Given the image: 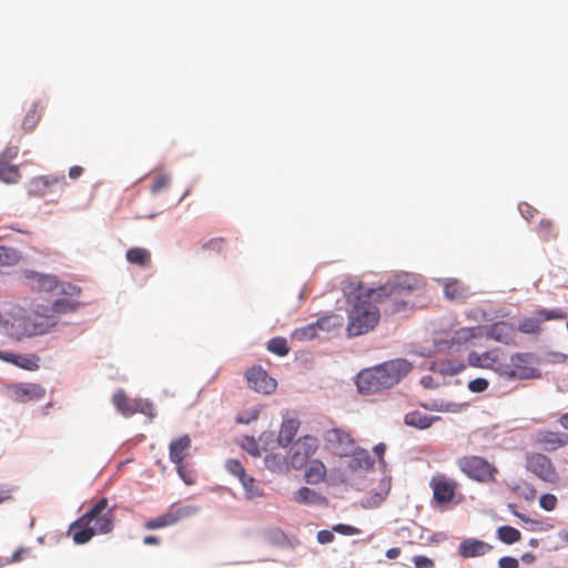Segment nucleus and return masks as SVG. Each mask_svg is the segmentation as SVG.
Returning <instances> with one entry per match:
<instances>
[{"instance_id": "f257e3e1", "label": "nucleus", "mask_w": 568, "mask_h": 568, "mask_svg": "<svg viewBox=\"0 0 568 568\" xmlns=\"http://www.w3.org/2000/svg\"><path fill=\"white\" fill-rule=\"evenodd\" d=\"M412 368V364L406 359L388 361L375 367L363 369L357 375L356 385L362 394H376L398 384Z\"/></svg>"}, {"instance_id": "f03ea898", "label": "nucleus", "mask_w": 568, "mask_h": 568, "mask_svg": "<svg viewBox=\"0 0 568 568\" xmlns=\"http://www.w3.org/2000/svg\"><path fill=\"white\" fill-rule=\"evenodd\" d=\"M357 292L348 313V336H359L372 331L381 317L377 304H386L381 295L375 293V288L358 285Z\"/></svg>"}, {"instance_id": "7ed1b4c3", "label": "nucleus", "mask_w": 568, "mask_h": 568, "mask_svg": "<svg viewBox=\"0 0 568 568\" xmlns=\"http://www.w3.org/2000/svg\"><path fill=\"white\" fill-rule=\"evenodd\" d=\"M114 526V507L108 498L99 499L90 510L70 525L69 535L78 545L85 544L98 534H109Z\"/></svg>"}, {"instance_id": "20e7f679", "label": "nucleus", "mask_w": 568, "mask_h": 568, "mask_svg": "<svg viewBox=\"0 0 568 568\" xmlns=\"http://www.w3.org/2000/svg\"><path fill=\"white\" fill-rule=\"evenodd\" d=\"M420 281L413 274H397L384 285L375 288L376 294L381 295L387 304L384 307L385 313H396L404 308V297L419 287Z\"/></svg>"}, {"instance_id": "39448f33", "label": "nucleus", "mask_w": 568, "mask_h": 568, "mask_svg": "<svg viewBox=\"0 0 568 568\" xmlns=\"http://www.w3.org/2000/svg\"><path fill=\"white\" fill-rule=\"evenodd\" d=\"M112 403L116 410L124 417H131L136 413H141L149 418L156 416L153 404L143 398H129L124 390L119 389L112 396Z\"/></svg>"}, {"instance_id": "423d86ee", "label": "nucleus", "mask_w": 568, "mask_h": 568, "mask_svg": "<svg viewBox=\"0 0 568 568\" xmlns=\"http://www.w3.org/2000/svg\"><path fill=\"white\" fill-rule=\"evenodd\" d=\"M534 355L530 353H516L509 363L504 362L501 376L508 379H529L537 376L532 366Z\"/></svg>"}, {"instance_id": "0eeeda50", "label": "nucleus", "mask_w": 568, "mask_h": 568, "mask_svg": "<svg viewBox=\"0 0 568 568\" xmlns=\"http://www.w3.org/2000/svg\"><path fill=\"white\" fill-rule=\"evenodd\" d=\"M459 469L469 478L485 483L494 480L496 468L479 456H464L457 460Z\"/></svg>"}, {"instance_id": "6e6552de", "label": "nucleus", "mask_w": 568, "mask_h": 568, "mask_svg": "<svg viewBox=\"0 0 568 568\" xmlns=\"http://www.w3.org/2000/svg\"><path fill=\"white\" fill-rule=\"evenodd\" d=\"M318 439L311 435L298 438L288 452V464L294 469L303 468L318 448Z\"/></svg>"}, {"instance_id": "1a4fd4ad", "label": "nucleus", "mask_w": 568, "mask_h": 568, "mask_svg": "<svg viewBox=\"0 0 568 568\" xmlns=\"http://www.w3.org/2000/svg\"><path fill=\"white\" fill-rule=\"evenodd\" d=\"M505 353L496 347L484 352L470 351L467 355V363L471 367L494 371L501 376Z\"/></svg>"}, {"instance_id": "9d476101", "label": "nucleus", "mask_w": 568, "mask_h": 568, "mask_svg": "<svg viewBox=\"0 0 568 568\" xmlns=\"http://www.w3.org/2000/svg\"><path fill=\"white\" fill-rule=\"evenodd\" d=\"M566 317V312L560 308L537 310L530 316H525L520 320L517 331L524 334L537 335L541 332V325L544 322L552 320H564Z\"/></svg>"}, {"instance_id": "9b49d317", "label": "nucleus", "mask_w": 568, "mask_h": 568, "mask_svg": "<svg viewBox=\"0 0 568 568\" xmlns=\"http://www.w3.org/2000/svg\"><path fill=\"white\" fill-rule=\"evenodd\" d=\"M526 463L527 469L540 480L549 484H555L558 481L559 475L548 456L541 453H532L527 456Z\"/></svg>"}, {"instance_id": "f8f14e48", "label": "nucleus", "mask_w": 568, "mask_h": 568, "mask_svg": "<svg viewBox=\"0 0 568 568\" xmlns=\"http://www.w3.org/2000/svg\"><path fill=\"white\" fill-rule=\"evenodd\" d=\"M429 487L433 490V499L437 505L452 503L458 489V483L444 474L432 477Z\"/></svg>"}, {"instance_id": "ddd939ff", "label": "nucleus", "mask_w": 568, "mask_h": 568, "mask_svg": "<svg viewBox=\"0 0 568 568\" xmlns=\"http://www.w3.org/2000/svg\"><path fill=\"white\" fill-rule=\"evenodd\" d=\"M195 511L196 508L193 506L178 507L173 505L163 515L145 521L144 528L148 530H155L173 526L181 519L193 515Z\"/></svg>"}, {"instance_id": "4468645a", "label": "nucleus", "mask_w": 568, "mask_h": 568, "mask_svg": "<svg viewBox=\"0 0 568 568\" xmlns=\"http://www.w3.org/2000/svg\"><path fill=\"white\" fill-rule=\"evenodd\" d=\"M19 148L8 146L0 153V181L7 184H16L21 179L20 169L12 161L17 159Z\"/></svg>"}, {"instance_id": "2eb2a0df", "label": "nucleus", "mask_w": 568, "mask_h": 568, "mask_svg": "<svg viewBox=\"0 0 568 568\" xmlns=\"http://www.w3.org/2000/svg\"><path fill=\"white\" fill-rule=\"evenodd\" d=\"M325 440L332 446L336 454L347 456L354 453L355 443L351 435L339 428H333L326 432Z\"/></svg>"}, {"instance_id": "dca6fc26", "label": "nucleus", "mask_w": 568, "mask_h": 568, "mask_svg": "<svg viewBox=\"0 0 568 568\" xmlns=\"http://www.w3.org/2000/svg\"><path fill=\"white\" fill-rule=\"evenodd\" d=\"M247 384L258 393L271 394L276 388V381L261 367H252L245 374Z\"/></svg>"}, {"instance_id": "f3484780", "label": "nucleus", "mask_w": 568, "mask_h": 568, "mask_svg": "<svg viewBox=\"0 0 568 568\" xmlns=\"http://www.w3.org/2000/svg\"><path fill=\"white\" fill-rule=\"evenodd\" d=\"M534 443L546 452H555L568 445V434L541 429L534 435Z\"/></svg>"}, {"instance_id": "a211bd4d", "label": "nucleus", "mask_w": 568, "mask_h": 568, "mask_svg": "<svg viewBox=\"0 0 568 568\" xmlns=\"http://www.w3.org/2000/svg\"><path fill=\"white\" fill-rule=\"evenodd\" d=\"M192 447V439L189 435H183L176 439H173L169 446L170 460L181 469L184 459L190 456Z\"/></svg>"}, {"instance_id": "6ab92c4d", "label": "nucleus", "mask_w": 568, "mask_h": 568, "mask_svg": "<svg viewBox=\"0 0 568 568\" xmlns=\"http://www.w3.org/2000/svg\"><path fill=\"white\" fill-rule=\"evenodd\" d=\"M516 333L517 328L511 323L500 321L494 323L486 335L496 342L509 345L515 343Z\"/></svg>"}, {"instance_id": "aec40b11", "label": "nucleus", "mask_w": 568, "mask_h": 568, "mask_svg": "<svg viewBox=\"0 0 568 568\" xmlns=\"http://www.w3.org/2000/svg\"><path fill=\"white\" fill-rule=\"evenodd\" d=\"M24 277L29 281L31 288L39 292H51L58 287V278L51 274L29 270L24 272Z\"/></svg>"}, {"instance_id": "412c9836", "label": "nucleus", "mask_w": 568, "mask_h": 568, "mask_svg": "<svg viewBox=\"0 0 568 568\" xmlns=\"http://www.w3.org/2000/svg\"><path fill=\"white\" fill-rule=\"evenodd\" d=\"M493 546L478 539L467 538L458 547V554L463 558L481 557L491 551Z\"/></svg>"}, {"instance_id": "4be33fe9", "label": "nucleus", "mask_w": 568, "mask_h": 568, "mask_svg": "<svg viewBox=\"0 0 568 568\" xmlns=\"http://www.w3.org/2000/svg\"><path fill=\"white\" fill-rule=\"evenodd\" d=\"M0 359L27 371H36L39 368V357L36 355L26 356L0 351Z\"/></svg>"}, {"instance_id": "5701e85b", "label": "nucleus", "mask_w": 568, "mask_h": 568, "mask_svg": "<svg viewBox=\"0 0 568 568\" xmlns=\"http://www.w3.org/2000/svg\"><path fill=\"white\" fill-rule=\"evenodd\" d=\"M300 425L301 423L297 418H284L277 436L278 445L282 447H287L288 445H291L300 429Z\"/></svg>"}, {"instance_id": "b1692460", "label": "nucleus", "mask_w": 568, "mask_h": 568, "mask_svg": "<svg viewBox=\"0 0 568 568\" xmlns=\"http://www.w3.org/2000/svg\"><path fill=\"white\" fill-rule=\"evenodd\" d=\"M439 419V416H429L420 410L409 412L404 417V422L407 426L418 429H427Z\"/></svg>"}, {"instance_id": "393cba45", "label": "nucleus", "mask_w": 568, "mask_h": 568, "mask_svg": "<svg viewBox=\"0 0 568 568\" xmlns=\"http://www.w3.org/2000/svg\"><path fill=\"white\" fill-rule=\"evenodd\" d=\"M293 500L303 505H321L326 501L325 497L308 487H301L293 494Z\"/></svg>"}, {"instance_id": "a878e982", "label": "nucleus", "mask_w": 568, "mask_h": 568, "mask_svg": "<svg viewBox=\"0 0 568 568\" xmlns=\"http://www.w3.org/2000/svg\"><path fill=\"white\" fill-rule=\"evenodd\" d=\"M126 261L131 264L139 265L141 267H149L152 263V255L148 248L144 247H131L125 254Z\"/></svg>"}, {"instance_id": "bb28decb", "label": "nucleus", "mask_w": 568, "mask_h": 568, "mask_svg": "<svg viewBox=\"0 0 568 568\" xmlns=\"http://www.w3.org/2000/svg\"><path fill=\"white\" fill-rule=\"evenodd\" d=\"M304 477L308 484H318L323 481L326 477L325 465L318 459L312 460L305 470Z\"/></svg>"}, {"instance_id": "cd10ccee", "label": "nucleus", "mask_w": 568, "mask_h": 568, "mask_svg": "<svg viewBox=\"0 0 568 568\" xmlns=\"http://www.w3.org/2000/svg\"><path fill=\"white\" fill-rule=\"evenodd\" d=\"M444 293L448 300H462L468 295V287L458 280H449L444 285Z\"/></svg>"}, {"instance_id": "c85d7f7f", "label": "nucleus", "mask_w": 568, "mask_h": 568, "mask_svg": "<svg viewBox=\"0 0 568 568\" xmlns=\"http://www.w3.org/2000/svg\"><path fill=\"white\" fill-rule=\"evenodd\" d=\"M536 232L542 241L556 240L558 231L554 222L549 219L542 217L536 226Z\"/></svg>"}, {"instance_id": "c756f323", "label": "nucleus", "mask_w": 568, "mask_h": 568, "mask_svg": "<svg viewBox=\"0 0 568 568\" xmlns=\"http://www.w3.org/2000/svg\"><path fill=\"white\" fill-rule=\"evenodd\" d=\"M497 537L504 544L511 545L521 539V534L511 526H501L497 529Z\"/></svg>"}, {"instance_id": "7c9ffc66", "label": "nucleus", "mask_w": 568, "mask_h": 568, "mask_svg": "<svg viewBox=\"0 0 568 568\" xmlns=\"http://www.w3.org/2000/svg\"><path fill=\"white\" fill-rule=\"evenodd\" d=\"M318 334V329L315 325V322L314 323H311L306 326H303V327H300V328H296L293 333H292V338L293 339H296V341H310V339H313L314 337H316Z\"/></svg>"}, {"instance_id": "2f4dec72", "label": "nucleus", "mask_w": 568, "mask_h": 568, "mask_svg": "<svg viewBox=\"0 0 568 568\" xmlns=\"http://www.w3.org/2000/svg\"><path fill=\"white\" fill-rule=\"evenodd\" d=\"M240 481L245 490L246 498L253 499L263 495V491L256 484V480L247 474Z\"/></svg>"}, {"instance_id": "473e14b6", "label": "nucleus", "mask_w": 568, "mask_h": 568, "mask_svg": "<svg viewBox=\"0 0 568 568\" xmlns=\"http://www.w3.org/2000/svg\"><path fill=\"white\" fill-rule=\"evenodd\" d=\"M343 318L339 315H328L318 318L315 325L318 331H329L332 327H338L342 325Z\"/></svg>"}, {"instance_id": "72a5a7b5", "label": "nucleus", "mask_w": 568, "mask_h": 568, "mask_svg": "<svg viewBox=\"0 0 568 568\" xmlns=\"http://www.w3.org/2000/svg\"><path fill=\"white\" fill-rule=\"evenodd\" d=\"M267 349L278 356H285L290 352L287 342L283 337L272 338L267 344Z\"/></svg>"}, {"instance_id": "f704fd0d", "label": "nucleus", "mask_w": 568, "mask_h": 568, "mask_svg": "<svg viewBox=\"0 0 568 568\" xmlns=\"http://www.w3.org/2000/svg\"><path fill=\"white\" fill-rule=\"evenodd\" d=\"M20 254L14 248L0 247V263L6 265H14L19 262Z\"/></svg>"}, {"instance_id": "c9c22d12", "label": "nucleus", "mask_w": 568, "mask_h": 568, "mask_svg": "<svg viewBox=\"0 0 568 568\" xmlns=\"http://www.w3.org/2000/svg\"><path fill=\"white\" fill-rule=\"evenodd\" d=\"M171 178L168 173H161L155 176L154 182L151 186V193L158 194L162 190L166 189L170 185Z\"/></svg>"}, {"instance_id": "e433bc0d", "label": "nucleus", "mask_w": 568, "mask_h": 568, "mask_svg": "<svg viewBox=\"0 0 568 568\" xmlns=\"http://www.w3.org/2000/svg\"><path fill=\"white\" fill-rule=\"evenodd\" d=\"M77 306H78V303H75L69 298H60L53 303L52 310L55 313H67V312L74 311L77 308Z\"/></svg>"}, {"instance_id": "4c0bfd02", "label": "nucleus", "mask_w": 568, "mask_h": 568, "mask_svg": "<svg viewBox=\"0 0 568 568\" xmlns=\"http://www.w3.org/2000/svg\"><path fill=\"white\" fill-rule=\"evenodd\" d=\"M225 467L227 471L237 477L239 480H242L246 475L243 465L237 459H229L225 464Z\"/></svg>"}, {"instance_id": "58836bf2", "label": "nucleus", "mask_w": 568, "mask_h": 568, "mask_svg": "<svg viewBox=\"0 0 568 568\" xmlns=\"http://www.w3.org/2000/svg\"><path fill=\"white\" fill-rule=\"evenodd\" d=\"M557 497L552 494H544L539 498V506L546 511H552L557 507Z\"/></svg>"}, {"instance_id": "ea45409f", "label": "nucleus", "mask_w": 568, "mask_h": 568, "mask_svg": "<svg viewBox=\"0 0 568 568\" xmlns=\"http://www.w3.org/2000/svg\"><path fill=\"white\" fill-rule=\"evenodd\" d=\"M332 530L337 532V534L345 535V536H354V535H359L361 534V529L359 528L351 526V525H346V524L334 525L332 527Z\"/></svg>"}, {"instance_id": "a19ab883", "label": "nucleus", "mask_w": 568, "mask_h": 568, "mask_svg": "<svg viewBox=\"0 0 568 568\" xmlns=\"http://www.w3.org/2000/svg\"><path fill=\"white\" fill-rule=\"evenodd\" d=\"M477 327H464L456 332V339L458 342H467L477 336Z\"/></svg>"}, {"instance_id": "79ce46f5", "label": "nucleus", "mask_w": 568, "mask_h": 568, "mask_svg": "<svg viewBox=\"0 0 568 568\" xmlns=\"http://www.w3.org/2000/svg\"><path fill=\"white\" fill-rule=\"evenodd\" d=\"M489 382L486 378L478 377L468 383V389L473 393H483L487 390Z\"/></svg>"}, {"instance_id": "37998d69", "label": "nucleus", "mask_w": 568, "mask_h": 568, "mask_svg": "<svg viewBox=\"0 0 568 568\" xmlns=\"http://www.w3.org/2000/svg\"><path fill=\"white\" fill-rule=\"evenodd\" d=\"M61 181H64V176H60V178H57V176H38V178H34L32 179L31 183L33 185H42L44 187H48L52 184H55V183H59Z\"/></svg>"}, {"instance_id": "c03bdc74", "label": "nucleus", "mask_w": 568, "mask_h": 568, "mask_svg": "<svg viewBox=\"0 0 568 568\" xmlns=\"http://www.w3.org/2000/svg\"><path fill=\"white\" fill-rule=\"evenodd\" d=\"M413 562L416 568H433L435 566L432 559L422 555L414 556Z\"/></svg>"}, {"instance_id": "a18cd8bd", "label": "nucleus", "mask_w": 568, "mask_h": 568, "mask_svg": "<svg viewBox=\"0 0 568 568\" xmlns=\"http://www.w3.org/2000/svg\"><path fill=\"white\" fill-rule=\"evenodd\" d=\"M333 532V530H320L316 535L317 541L322 545L332 542L335 538Z\"/></svg>"}, {"instance_id": "49530a36", "label": "nucleus", "mask_w": 568, "mask_h": 568, "mask_svg": "<svg viewBox=\"0 0 568 568\" xmlns=\"http://www.w3.org/2000/svg\"><path fill=\"white\" fill-rule=\"evenodd\" d=\"M205 250H211L215 252H221L224 248V240L223 239H213L204 244Z\"/></svg>"}, {"instance_id": "de8ad7c7", "label": "nucleus", "mask_w": 568, "mask_h": 568, "mask_svg": "<svg viewBox=\"0 0 568 568\" xmlns=\"http://www.w3.org/2000/svg\"><path fill=\"white\" fill-rule=\"evenodd\" d=\"M498 565L499 568H519L518 560L514 557H501Z\"/></svg>"}, {"instance_id": "09e8293b", "label": "nucleus", "mask_w": 568, "mask_h": 568, "mask_svg": "<svg viewBox=\"0 0 568 568\" xmlns=\"http://www.w3.org/2000/svg\"><path fill=\"white\" fill-rule=\"evenodd\" d=\"M180 477L183 479V481L187 485H192L194 483V478L192 475H189L184 471V466L181 465V469L176 468Z\"/></svg>"}, {"instance_id": "8fccbe9b", "label": "nucleus", "mask_w": 568, "mask_h": 568, "mask_svg": "<svg viewBox=\"0 0 568 568\" xmlns=\"http://www.w3.org/2000/svg\"><path fill=\"white\" fill-rule=\"evenodd\" d=\"M82 173H83V168L79 166V165H74V166L70 168V170H69V178L72 180H77L82 175Z\"/></svg>"}, {"instance_id": "3c124183", "label": "nucleus", "mask_w": 568, "mask_h": 568, "mask_svg": "<svg viewBox=\"0 0 568 568\" xmlns=\"http://www.w3.org/2000/svg\"><path fill=\"white\" fill-rule=\"evenodd\" d=\"M519 210L521 212V215L526 219V220H530L532 217V207L528 204H521L519 206Z\"/></svg>"}, {"instance_id": "603ef678", "label": "nucleus", "mask_w": 568, "mask_h": 568, "mask_svg": "<svg viewBox=\"0 0 568 568\" xmlns=\"http://www.w3.org/2000/svg\"><path fill=\"white\" fill-rule=\"evenodd\" d=\"M399 555H400V549H399L398 547L389 548V549L386 551V557H387V558H389V559H395V558H397Z\"/></svg>"}, {"instance_id": "864d4df0", "label": "nucleus", "mask_w": 568, "mask_h": 568, "mask_svg": "<svg viewBox=\"0 0 568 568\" xmlns=\"http://www.w3.org/2000/svg\"><path fill=\"white\" fill-rule=\"evenodd\" d=\"M11 498L10 489L0 487V504Z\"/></svg>"}, {"instance_id": "5fc2aeb1", "label": "nucleus", "mask_w": 568, "mask_h": 568, "mask_svg": "<svg viewBox=\"0 0 568 568\" xmlns=\"http://www.w3.org/2000/svg\"><path fill=\"white\" fill-rule=\"evenodd\" d=\"M11 498L10 489L0 487V504Z\"/></svg>"}, {"instance_id": "6e6d98bb", "label": "nucleus", "mask_w": 568, "mask_h": 568, "mask_svg": "<svg viewBox=\"0 0 568 568\" xmlns=\"http://www.w3.org/2000/svg\"><path fill=\"white\" fill-rule=\"evenodd\" d=\"M143 542L145 545H159L160 540L156 536H146L144 537Z\"/></svg>"}, {"instance_id": "4d7b16f0", "label": "nucleus", "mask_w": 568, "mask_h": 568, "mask_svg": "<svg viewBox=\"0 0 568 568\" xmlns=\"http://www.w3.org/2000/svg\"><path fill=\"white\" fill-rule=\"evenodd\" d=\"M385 449H386V447H385V445H383V444H378V445H376V446L374 447V452H375V454H376L381 459H382V458H383V456H384Z\"/></svg>"}, {"instance_id": "13d9d810", "label": "nucleus", "mask_w": 568, "mask_h": 568, "mask_svg": "<svg viewBox=\"0 0 568 568\" xmlns=\"http://www.w3.org/2000/svg\"><path fill=\"white\" fill-rule=\"evenodd\" d=\"M559 424L566 429L568 430V413L561 415V417L559 418Z\"/></svg>"}, {"instance_id": "bf43d9fd", "label": "nucleus", "mask_w": 568, "mask_h": 568, "mask_svg": "<svg viewBox=\"0 0 568 568\" xmlns=\"http://www.w3.org/2000/svg\"><path fill=\"white\" fill-rule=\"evenodd\" d=\"M257 418V412L253 414V416L250 419H244L242 416L237 417V422L240 423H248L251 419Z\"/></svg>"}, {"instance_id": "052dcab7", "label": "nucleus", "mask_w": 568, "mask_h": 568, "mask_svg": "<svg viewBox=\"0 0 568 568\" xmlns=\"http://www.w3.org/2000/svg\"><path fill=\"white\" fill-rule=\"evenodd\" d=\"M385 495H386V493L384 495H377V498L372 503V505H374V506L379 505L384 500Z\"/></svg>"}, {"instance_id": "680f3d73", "label": "nucleus", "mask_w": 568, "mask_h": 568, "mask_svg": "<svg viewBox=\"0 0 568 568\" xmlns=\"http://www.w3.org/2000/svg\"><path fill=\"white\" fill-rule=\"evenodd\" d=\"M21 557V550H18L12 556V561H19Z\"/></svg>"}, {"instance_id": "e2e57ef3", "label": "nucleus", "mask_w": 568, "mask_h": 568, "mask_svg": "<svg viewBox=\"0 0 568 568\" xmlns=\"http://www.w3.org/2000/svg\"><path fill=\"white\" fill-rule=\"evenodd\" d=\"M514 514H515L517 517H519L521 520L527 521V519H526L523 515H520V514H518V513H516V511H514Z\"/></svg>"}, {"instance_id": "0e129e2a", "label": "nucleus", "mask_w": 568, "mask_h": 568, "mask_svg": "<svg viewBox=\"0 0 568 568\" xmlns=\"http://www.w3.org/2000/svg\"><path fill=\"white\" fill-rule=\"evenodd\" d=\"M464 368V365L460 364L459 367L457 369H454L453 373H458L460 372L462 369Z\"/></svg>"}]
</instances>
